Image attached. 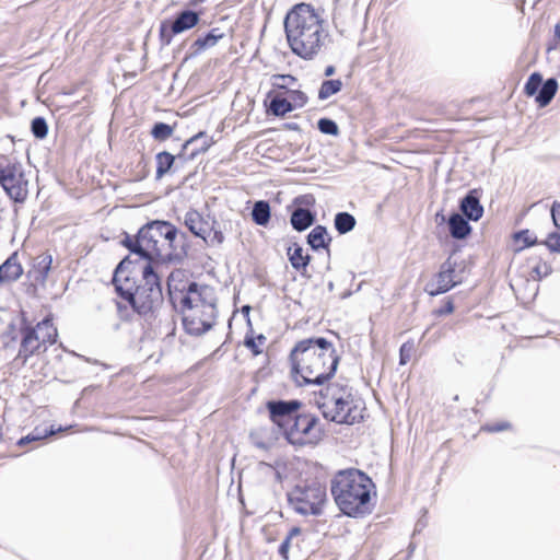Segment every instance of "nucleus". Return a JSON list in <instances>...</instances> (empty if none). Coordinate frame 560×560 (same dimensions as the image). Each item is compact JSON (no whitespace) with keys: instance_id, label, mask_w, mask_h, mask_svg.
<instances>
[{"instance_id":"f257e3e1","label":"nucleus","mask_w":560,"mask_h":560,"mask_svg":"<svg viewBox=\"0 0 560 560\" xmlns=\"http://www.w3.org/2000/svg\"><path fill=\"white\" fill-rule=\"evenodd\" d=\"M19 335V350L13 359V364L34 366L58 341L59 332L51 308L47 305H39L32 314L21 312Z\"/></svg>"},{"instance_id":"f03ea898","label":"nucleus","mask_w":560,"mask_h":560,"mask_svg":"<svg viewBox=\"0 0 560 560\" xmlns=\"http://www.w3.org/2000/svg\"><path fill=\"white\" fill-rule=\"evenodd\" d=\"M289 360L291 373L300 384H323L332 377L339 363L332 342L323 337L298 341Z\"/></svg>"},{"instance_id":"7ed1b4c3","label":"nucleus","mask_w":560,"mask_h":560,"mask_svg":"<svg viewBox=\"0 0 560 560\" xmlns=\"http://www.w3.org/2000/svg\"><path fill=\"white\" fill-rule=\"evenodd\" d=\"M284 30L296 56L307 60L320 50L325 37L324 21L311 4L294 5L285 16Z\"/></svg>"},{"instance_id":"20e7f679","label":"nucleus","mask_w":560,"mask_h":560,"mask_svg":"<svg viewBox=\"0 0 560 560\" xmlns=\"http://www.w3.org/2000/svg\"><path fill=\"white\" fill-rule=\"evenodd\" d=\"M130 261L122 259L114 273L113 283L117 293L139 314H148L162 301V289L159 276L150 264L142 270V281L137 284L132 271L128 269Z\"/></svg>"},{"instance_id":"39448f33","label":"nucleus","mask_w":560,"mask_h":560,"mask_svg":"<svg viewBox=\"0 0 560 560\" xmlns=\"http://www.w3.org/2000/svg\"><path fill=\"white\" fill-rule=\"evenodd\" d=\"M330 491L339 510L350 517H362L373 510L372 497L376 495L372 479L355 468L338 471Z\"/></svg>"},{"instance_id":"423d86ee","label":"nucleus","mask_w":560,"mask_h":560,"mask_svg":"<svg viewBox=\"0 0 560 560\" xmlns=\"http://www.w3.org/2000/svg\"><path fill=\"white\" fill-rule=\"evenodd\" d=\"M177 229L167 221H152L142 226L137 236H126L122 241L132 254L153 261H170L177 256L174 241Z\"/></svg>"},{"instance_id":"0eeeda50","label":"nucleus","mask_w":560,"mask_h":560,"mask_svg":"<svg viewBox=\"0 0 560 560\" xmlns=\"http://www.w3.org/2000/svg\"><path fill=\"white\" fill-rule=\"evenodd\" d=\"M318 406L325 418L337 423L353 424L363 419L364 407L354 398L352 388L338 382L320 390Z\"/></svg>"},{"instance_id":"6e6552de","label":"nucleus","mask_w":560,"mask_h":560,"mask_svg":"<svg viewBox=\"0 0 560 560\" xmlns=\"http://www.w3.org/2000/svg\"><path fill=\"white\" fill-rule=\"evenodd\" d=\"M179 307L183 313V325L188 334L199 336L213 326L217 308L211 288L203 287V292L197 301H189Z\"/></svg>"},{"instance_id":"1a4fd4ad","label":"nucleus","mask_w":560,"mask_h":560,"mask_svg":"<svg viewBox=\"0 0 560 560\" xmlns=\"http://www.w3.org/2000/svg\"><path fill=\"white\" fill-rule=\"evenodd\" d=\"M288 501L296 513L318 516L327 503L326 486L318 480L299 483L288 493Z\"/></svg>"},{"instance_id":"9d476101","label":"nucleus","mask_w":560,"mask_h":560,"mask_svg":"<svg viewBox=\"0 0 560 560\" xmlns=\"http://www.w3.org/2000/svg\"><path fill=\"white\" fill-rule=\"evenodd\" d=\"M281 433L290 444L296 447L316 446L324 435L318 418L304 411Z\"/></svg>"},{"instance_id":"9b49d317","label":"nucleus","mask_w":560,"mask_h":560,"mask_svg":"<svg viewBox=\"0 0 560 560\" xmlns=\"http://www.w3.org/2000/svg\"><path fill=\"white\" fill-rule=\"evenodd\" d=\"M203 287L192 281L191 273L185 269H175L167 278L168 295L174 306L197 301L203 292Z\"/></svg>"},{"instance_id":"f8f14e48","label":"nucleus","mask_w":560,"mask_h":560,"mask_svg":"<svg viewBox=\"0 0 560 560\" xmlns=\"http://www.w3.org/2000/svg\"><path fill=\"white\" fill-rule=\"evenodd\" d=\"M0 186L15 203H24L28 197V179L22 164L14 162L0 166Z\"/></svg>"},{"instance_id":"ddd939ff","label":"nucleus","mask_w":560,"mask_h":560,"mask_svg":"<svg viewBox=\"0 0 560 560\" xmlns=\"http://www.w3.org/2000/svg\"><path fill=\"white\" fill-rule=\"evenodd\" d=\"M270 421L282 432L302 412L303 402L298 399H272L265 404Z\"/></svg>"},{"instance_id":"4468645a","label":"nucleus","mask_w":560,"mask_h":560,"mask_svg":"<svg viewBox=\"0 0 560 560\" xmlns=\"http://www.w3.org/2000/svg\"><path fill=\"white\" fill-rule=\"evenodd\" d=\"M270 100L268 112L277 117H284L287 114L304 107L308 97L302 90H290L277 94L268 93Z\"/></svg>"},{"instance_id":"2eb2a0df","label":"nucleus","mask_w":560,"mask_h":560,"mask_svg":"<svg viewBox=\"0 0 560 560\" xmlns=\"http://www.w3.org/2000/svg\"><path fill=\"white\" fill-rule=\"evenodd\" d=\"M199 15L198 12L185 10L179 12L173 22H162L160 26L161 40L168 45L175 35L194 28L200 20Z\"/></svg>"},{"instance_id":"dca6fc26","label":"nucleus","mask_w":560,"mask_h":560,"mask_svg":"<svg viewBox=\"0 0 560 560\" xmlns=\"http://www.w3.org/2000/svg\"><path fill=\"white\" fill-rule=\"evenodd\" d=\"M455 268L451 261H445L439 272L425 284L424 291L435 296L453 289L458 282L454 280Z\"/></svg>"},{"instance_id":"f3484780","label":"nucleus","mask_w":560,"mask_h":560,"mask_svg":"<svg viewBox=\"0 0 560 560\" xmlns=\"http://www.w3.org/2000/svg\"><path fill=\"white\" fill-rule=\"evenodd\" d=\"M52 255L48 250L33 258L30 269L27 270V278L34 285L44 287L46 284L49 272L52 269Z\"/></svg>"},{"instance_id":"a211bd4d","label":"nucleus","mask_w":560,"mask_h":560,"mask_svg":"<svg viewBox=\"0 0 560 560\" xmlns=\"http://www.w3.org/2000/svg\"><path fill=\"white\" fill-rule=\"evenodd\" d=\"M525 269L528 279L534 281H540L552 271L551 265L544 260L540 256H532L527 258Z\"/></svg>"},{"instance_id":"6ab92c4d","label":"nucleus","mask_w":560,"mask_h":560,"mask_svg":"<svg viewBox=\"0 0 560 560\" xmlns=\"http://www.w3.org/2000/svg\"><path fill=\"white\" fill-rule=\"evenodd\" d=\"M22 275L23 267L15 252L0 266V283L13 282Z\"/></svg>"},{"instance_id":"aec40b11","label":"nucleus","mask_w":560,"mask_h":560,"mask_svg":"<svg viewBox=\"0 0 560 560\" xmlns=\"http://www.w3.org/2000/svg\"><path fill=\"white\" fill-rule=\"evenodd\" d=\"M185 225L194 235L201 237L203 241L207 240L209 225L199 212H187L185 217Z\"/></svg>"},{"instance_id":"412c9836","label":"nucleus","mask_w":560,"mask_h":560,"mask_svg":"<svg viewBox=\"0 0 560 560\" xmlns=\"http://www.w3.org/2000/svg\"><path fill=\"white\" fill-rule=\"evenodd\" d=\"M470 191L460 202V210L463 213L472 221H478L483 213V208L479 202L478 197Z\"/></svg>"},{"instance_id":"4be33fe9","label":"nucleus","mask_w":560,"mask_h":560,"mask_svg":"<svg viewBox=\"0 0 560 560\" xmlns=\"http://www.w3.org/2000/svg\"><path fill=\"white\" fill-rule=\"evenodd\" d=\"M448 228L450 233L454 238L463 240L467 237L470 232L471 228L467 220H465L460 214L454 213L448 219Z\"/></svg>"},{"instance_id":"5701e85b","label":"nucleus","mask_w":560,"mask_h":560,"mask_svg":"<svg viewBox=\"0 0 560 560\" xmlns=\"http://www.w3.org/2000/svg\"><path fill=\"white\" fill-rule=\"evenodd\" d=\"M225 37V34L220 32V28H212L207 35L202 37H198L194 44L192 48L195 52H201L208 48L214 47L218 42Z\"/></svg>"},{"instance_id":"b1692460","label":"nucleus","mask_w":560,"mask_h":560,"mask_svg":"<svg viewBox=\"0 0 560 560\" xmlns=\"http://www.w3.org/2000/svg\"><path fill=\"white\" fill-rule=\"evenodd\" d=\"M197 140H202V144L200 148L195 149L189 154V159H195L197 155L206 153L213 144L214 140L212 137H209L205 131H199L195 136L190 137L183 144V151H185L190 144L196 142Z\"/></svg>"},{"instance_id":"393cba45","label":"nucleus","mask_w":560,"mask_h":560,"mask_svg":"<svg viewBox=\"0 0 560 560\" xmlns=\"http://www.w3.org/2000/svg\"><path fill=\"white\" fill-rule=\"evenodd\" d=\"M314 222L313 213L303 208L295 209L291 214V224L296 231H304Z\"/></svg>"},{"instance_id":"a878e982","label":"nucleus","mask_w":560,"mask_h":560,"mask_svg":"<svg viewBox=\"0 0 560 560\" xmlns=\"http://www.w3.org/2000/svg\"><path fill=\"white\" fill-rule=\"evenodd\" d=\"M558 90V82L556 79H548L542 85L539 93L536 95V102L539 107L547 106L555 97Z\"/></svg>"},{"instance_id":"bb28decb","label":"nucleus","mask_w":560,"mask_h":560,"mask_svg":"<svg viewBox=\"0 0 560 560\" xmlns=\"http://www.w3.org/2000/svg\"><path fill=\"white\" fill-rule=\"evenodd\" d=\"M175 159L176 158L167 151L159 152L155 155V163H156L155 178L156 179L163 178L165 176V174L171 171V168L174 165Z\"/></svg>"},{"instance_id":"cd10ccee","label":"nucleus","mask_w":560,"mask_h":560,"mask_svg":"<svg viewBox=\"0 0 560 560\" xmlns=\"http://www.w3.org/2000/svg\"><path fill=\"white\" fill-rule=\"evenodd\" d=\"M307 242L314 249L326 248L330 242L326 228L315 226L307 236Z\"/></svg>"},{"instance_id":"c85d7f7f","label":"nucleus","mask_w":560,"mask_h":560,"mask_svg":"<svg viewBox=\"0 0 560 560\" xmlns=\"http://www.w3.org/2000/svg\"><path fill=\"white\" fill-rule=\"evenodd\" d=\"M270 206L265 200L256 201L253 211H252V218L253 221L261 226H266L270 221Z\"/></svg>"},{"instance_id":"c756f323","label":"nucleus","mask_w":560,"mask_h":560,"mask_svg":"<svg viewBox=\"0 0 560 560\" xmlns=\"http://www.w3.org/2000/svg\"><path fill=\"white\" fill-rule=\"evenodd\" d=\"M289 260L292 267L296 270L305 269L310 262V256L304 254V250L298 244L288 249Z\"/></svg>"},{"instance_id":"7c9ffc66","label":"nucleus","mask_w":560,"mask_h":560,"mask_svg":"<svg viewBox=\"0 0 560 560\" xmlns=\"http://www.w3.org/2000/svg\"><path fill=\"white\" fill-rule=\"evenodd\" d=\"M54 433H55V430L52 428H50V429L43 428L42 429L39 427H36L30 434L20 439L18 442V445L24 446L31 442H40V441L47 439L48 436L52 435Z\"/></svg>"},{"instance_id":"2f4dec72","label":"nucleus","mask_w":560,"mask_h":560,"mask_svg":"<svg viewBox=\"0 0 560 560\" xmlns=\"http://www.w3.org/2000/svg\"><path fill=\"white\" fill-rule=\"evenodd\" d=\"M342 81L339 79L336 80H326L320 84L318 90V98L327 100L330 96L337 94L342 89Z\"/></svg>"},{"instance_id":"473e14b6","label":"nucleus","mask_w":560,"mask_h":560,"mask_svg":"<svg viewBox=\"0 0 560 560\" xmlns=\"http://www.w3.org/2000/svg\"><path fill=\"white\" fill-rule=\"evenodd\" d=\"M355 225V219L348 212H339L335 217V228L340 234L350 232Z\"/></svg>"},{"instance_id":"72a5a7b5","label":"nucleus","mask_w":560,"mask_h":560,"mask_svg":"<svg viewBox=\"0 0 560 560\" xmlns=\"http://www.w3.org/2000/svg\"><path fill=\"white\" fill-rule=\"evenodd\" d=\"M513 241L516 245V250H523L526 247L537 244V238L529 232V230H522L514 233Z\"/></svg>"},{"instance_id":"f704fd0d","label":"nucleus","mask_w":560,"mask_h":560,"mask_svg":"<svg viewBox=\"0 0 560 560\" xmlns=\"http://www.w3.org/2000/svg\"><path fill=\"white\" fill-rule=\"evenodd\" d=\"M265 342H266V337L264 335H258V336L249 335V336H246L244 339L245 347L247 349H249L254 355H258V354L262 353V348H264Z\"/></svg>"},{"instance_id":"c9c22d12","label":"nucleus","mask_w":560,"mask_h":560,"mask_svg":"<svg viewBox=\"0 0 560 560\" xmlns=\"http://www.w3.org/2000/svg\"><path fill=\"white\" fill-rule=\"evenodd\" d=\"M300 535H301V528L300 527H292L290 529L288 536L285 537V539L279 546V555L283 559H288L289 558V550H290V547H291V542H292V540L294 538L299 537Z\"/></svg>"},{"instance_id":"e433bc0d","label":"nucleus","mask_w":560,"mask_h":560,"mask_svg":"<svg viewBox=\"0 0 560 560\" xmlns=\"http://www.w3.org/2000/svg\"><path fill=\"white\" fill-rule=\"evenodd\" d=\"M541 83H542L541 75L538 72L532 73L524 86L525 95H527L529 97L534 96L538 92L539 88L541 86Z\"/></svg>"},{"instance_id":"4c0bfd02","label":"nucleus","mask_w":560,"mask_h":560,"mask_svg":"<svg viewBox=\"0 0 560 560\" xmlns=\"http://www.w3.org/2000/svg\"><path fill=\"white\" fill-rule=\"evenodd\" d=\"M151 135L155 140L164 141L173 135V128L165 122H156L151 130Z\"/></svg>"},{"instance_id":"58836bf2","label":"nucleus","mask_w":560,"mask_h":560,"mask_svg":"<svg viewBox=\"0 0 560 560\" xmlns=\"http://www.w3.org/2000/svg\"><path fill=\"white\" fill-rule=\"evenodd\" d=\"M31 130L35 138L44 139L48 133V126L43 117H35L31 124Z\"/></svg>"},{"instance_id":"ea45409f","label":"nucleus","mask_w":560,"mask_h":560,"mask_svg":"<svg viewBox=\"0 0 560 560\" xmlns=\"http://www.w3.org/2000/svg\"><path fill=\"white\" fill-rule=\"evenodd\" d=\"M416 351V345L413 340L404 342L399 349V363L401 365L407 364Z\"/></svg>"},{"instance_id":"a19ab883","label":"nucleus","mask_w":560,"mask_h":560,"mask_svg":"<svg viewBox=\"0 0 560 560\" xmlns=\"http://www.w3.org/2000/svg\"><path fill=\"white\" fill-rule=\"evenodd\" d=\"M455 311V304L454 300L451 296L445 298L442 301V304L440 307L435 308L432 314L435 317H443L453 314Z\"/></svg>"},{"instance_id":"79ce46f5","label":"nucleus","mask_w":560,"mask_h":560,"mask_svg":"<svg viewBox=\"0 0 560 560\" xmlns=\"http://www.w3.org/2000/svg\"><path fill=\"white\" fill-rule=\"evenodd\" d=\"M317 127L319 131L325 135L337 136L339 133L337 124L329 118H320L317 121Z\"/></svg>"},{"instance_id":"37998d69","label":"nucleus","mask_w":560,"mask_h":560,"mask_svg":"<svg viewBox=\"0 0 560 560\" xmlns=\"http://www.w3.org/2000/svg\"><path fill=\"white\" fill-rule=\"evenodd\" d=\"M512 428L511 423L506 420H500L495 422H489L481 427L482 431L489 432V433H495V432H502L508 431Z\"/></svg>"},{"instance_id":"c03bdc74","label":"nucleus","mask_w":560,"mask_h":560,"mask_svg":"<svg viewBox=\"0 0 560 560\" xmlns=\"http://www.w3.org/2000/svg\"><path fill=\"white\" fill-rule=\"evenodd\" d=\"M542 244L552 253L560 254V233H550Z\"/></svg>"},{"instance_id":"a18cd8bd","label":"nucleus","mask_w":560,"mask_h":560,"mask_svg":"<svg viewBox=\"0 0 560 560\" xmlns=\"http://www.w3.org/2000/svg\"><path fill=\"white\" fill-rule=\"evenodd\" d=\"M280 82V84L294 86L298 83V79L292 74H275L272 77V83Z\"/></svg>"},{"instance_id":"49530a36","label":"nucleus","mask_w":560,"mask_h":560,"mask_svg":"<svg viewBox=\"0 0 560 560\" xmlns=\"http://www.w3.org/2000/svg\"><path fill=\"white\" fill-rule=\"evenodd\" d=\"M551 218L553 225L560 229V202L555 201L551 207Z\"/></svg>"},{"instance_id":"de8ad7c7","label":"nucleus","mask_w":560,"mask_h":560,"mask_svg":"<svg viewBox=\"0 0 560 560\" xmlns=\"http://www.w3.org/2000/svg\"><path fill=\"white\" fill-rule=\"evenodd\" d=\"M290 90H293L292 86L280 84V82H277V83H272V90L269 91L268 93L277 94V93L287 92Z\"/></svg>"},{"instance_id":"09e8293b","label":"nucleus","mask_w":560,"mask_h":560,"mask_svg":"<svg viewBox=\"0 0 560 560\" xmlns=\"http://www.w3.org/2000/svg\"><path fill=\"white\" fill-rule=\"evenodd\" d=\"M336 72V68L332 65H329L325 68L324 74L326 77H331Z\"/></svg>"},{"instance_id":"8fccbe9b","label":"nucleus","mask_w":560,"mask_h":560,"mask_svg":"<svg viewBox=\"0 0 560 560\" xmlns=\"http://www.w3.org/2000/svg\"><path fill=\"white\" fill-rule=\"evenodd\" d=\"M206 0H189L188 7L196 9L199 5H201Z\"/></svg>"},{"instance_id":"3c124183","label":"nucleus","mask_w":560,"mask_h":560,"mask_svg":"<svg viewBox=\"0 0 560 560\" xmlns=\"http://www.w3.org/2000/svg\"><path fill=\"white\" fill-rule=\"evenodd\" d=\"M555 38L560 40V22L555 25Z\"/></svg>"},{"instance_id":"603ef678","label":"nucleus","mask_w":560,"mask_h":560,"mask_svg":"<svg viewBox=\"0 0 560 560\" xmlns=\"http://www.w3.org/2000/svg\"><path fill=\"white\" fill-rule=\"evenodd\" d=\"M214 237L218 241V243H222L223 240H224V236H223V234L221 232H215L214 233Z\"/></svg>"},{"instance_id":"864d4df0","label":"nucleus","mask_w":560,"mask_h":560,"mask_svg":"<svg viewBox=\"0 0 560 560\" xmlns=\"http://www.w3.org/2000/svg\"><path fill=\"white\" fill-rule=\"evenodd\" d=\"M242 312H243L244 314L248 315V314H249V312H250V306H248V305L243 306V307H242Z\"/></svg>"},{"instance_id":"5fc2aeb1","label":"nucleus","mask_w":560,"mask_h":560,"mask_svg":"<svg viewBox=\"0 0 560 560\" xmlns=\"http://www.w3.org/2000/svg\"><path fill=\"white\" fill-rule=\"evenodd\" d=\"M234 463H235V457H232V460H231L232 466H234Z\"/></svg>"}]
</instances>
